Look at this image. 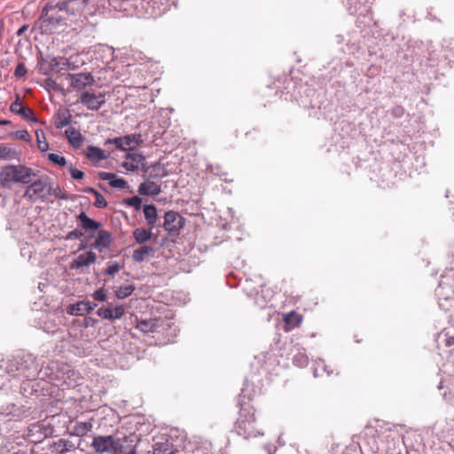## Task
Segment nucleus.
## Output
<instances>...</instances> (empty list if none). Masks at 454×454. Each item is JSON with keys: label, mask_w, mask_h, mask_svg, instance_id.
I'll return each instance as SVG.
<instances>
[{"label": "nucleus", "mask_w": 454, "mask_h": 454, "mask_svg": "<svg viewBox=\"0 0 454 454\" xmlns=\"http://www.w3.org/2000/svg\"><path fill=\"white\" fill-rule=\"evenodd\" d=\"M114 177H115V174L114 173L105 171H101L98 173V178L101 180L111 182V180L114 179Z\"/></svg>", "instance_id": "obj_39"}, {"label": "nucleus", "mask_w": 454, "mask_h": 454, "mask_svg": "<svg viewBox=\"0 0 454 454\" xmlns=\"http://www.w3.org/2000/svg\"><path fill=\"white\" fill-rule=\"evenodd\" d=\"M27 68L24 64H19L15 69V75L17 77H22L26 74Z\"/></svg>", "instance_id": "obj_41"}, {"label": "nucleus", "mask_w": 454, "mask_h": 454, "mask_svg": "<svg viewBox=\"0 0 454 454\" xmlns=\"http://www.w3.org/2000/svg\"><path fill=\"white\" fill-rule=\"evenodd\" d=\"M22 108H24V106H22L21 102L20 101V97L17 96L16 100L13 103H12V105L10 106V110L12 113L15 114H19Z\"/></svg>", "instance_id": "obj_35"}, {"label": "nucleus", "mask_w": 454, "mask_h": 454, "mask_svg": "<svg viewBox=\"0 0 454 454\" xmlns=\"http://www.w3.org/2000/svg\"><path fill=\"white\" fill-rule=\"evenodd\" d=\"M184 224L185 219L178 212L169 210L165 213L163 228L168 233H179Z\"/></svg>", "instance_id": "obj_6"}, {"label": "nucleus", "mask_w": 454, "mask_h": 454, "mask_svg": "<svg viewBox=\"0 0 454 454\" xmlns=\"http://www.w3.org/2000/svg\"><path fill=\"white\" fill-rule=\"evenodd\" d=\"M135 442L133 435L116 438L117 444L115 445L116 451H114V454H137Z\"/></svg>", "instance_id": "obj_9"}, {"label": "nucleus", "mask_w": 454, "mask_h": 454, "mask_svg": "<svg viewBox=\"0 0 454 454\" xmlns=\"http://www.w3.org/2000/svg\"><path fill=\"white\" fill-rule=\"evenodd\" d=\"M70 123V117L63 116L59 117L58 121H56L55 125L57 129L63 128Z\"/></svg>", "instance_id": "obj_38"}, {"label": "nucleus", "mask_w": 454, "mask_h": 454, "mask_svg": "<svg viewBox=\"0 0 454 454\" xmlns=\"http://www.w3.org/2000/svg\"><path fill=\"white\" fill-rule=\"evenodd\" d=\"M51 195H54V197L57 199H67V197L62 192L61 189L59 186L54 189L51 188Z\"/></svg>", "instance_id": "obj_42"}, {"label": "nucleus", "mask_w": 454, "mask_h": 454, "mask_svg": "<svg viewBox=\"0 0 454 454\" xmlns=\"http://www.w3.org/2000/svg\"><path fill=\"white\" fill-rule=\"evenodd\" d=\"M83 233L79 230H74L68 232L67 239H79L82 237Z\"/></svg>", "instance_id": "obj_40"}, {"label": "nucleus", "mask_w": 454, "mask_h": 454, "mask_svg": "<svg viewBox=\"0 0 454 454\" xmlns=\"http://www.w3.org/2000/svg\"><path fill=\"white\" fill-rule=\"evenodd\" d=\"M36 134V141H37V146L38 149L41 152H46L49 149V144L46 141V138L43 132L39 133V131L35 132Z\"/></svg>", "instance_id": "obj_28"}, {"label": "nucleus", "mask_w": 454, "mask_h": 454, "mask_svg": "<svg viewBox=\"0 0 454 454\" xmlns=\"http://www.w3.org/2000/svg\"><path fill=\"white\" fill-rule=\"evenodd\" d=\"M92 296L94 300L98 301H105L106 300V294L102 288L95 291Z\"/></svg>", "instance_id": "obj_37"}, {"label": "nucleus", "mask_w": 454, "mask_h": 454, "mask_svg": "<svg viewBox=\"0 0 454 454\" xmlns=\"http://www.w3.org/2000/svg\"><path fill=\"white\" fill-rule=\"evenodd\" d=\"M85 155L89 160L95 163L107 158V155L105 154V152L101 148L94 145H89L87 147Z\"/></svg>", "instance_id": "obj_19"}, {"label": "nucleus", "mask_w": 454, "mask_h": 454, "mask_svg": "<svg viewBox=\"0 0 454 454\" xmlns=\"http://www.w3.org/2000/svg\"><path fill=\"white\" fill-rule=\"evenodd\" d=\"M35 174L31 168L22 165H9L4 167L0 173L2 186L10 187L13 183L30 184Z\"/></svg>", "instance_id": "obj_3"}, {"label": "nucleus", "mask_w": 454, "mask_h": 454, "mask_svg": "<svg viewBox=\"0 0 454 454\" xmlns=\"http://www.w3.org/2000/svg\"><path fill=\"white\" fill-rule=\"evenodd\" d=\"M65 133L68 142L74 148H80L82 145L84 137L78 129L71 127L66 129Z\"/></svg>", "instance_id": "obj_16"}, {"label": "nucleus", "mask_w": 454, "mask_h": 454, "mask_svg": "<svg viewBox=\"0 0 454 454\" xmlns=\"http://www.w3.org/2000/svg\"><path fill=\"white\" fill-rule=\"evenodd\" d=\"M120 270V266L118 263H114L107 267L106 270V274L107 275H114L117 273Z\"/></svg>", "instance_id": "obj_43"}, {"label": "nucleus", "mask_w": 454, "mask_h": 454, "mask_svg": "<svg viewBox=\"0 0 454 454\" xmlns=\"http://www.w3.org/2000/svg\"><path fill=\"white\" fill-rule=\"evenodd\" d=\"M154 254V248L150 246L144 245L136 249L132 253V259L137 262H141L146 259L147 256Z\"/></svg>", "instance_id": "obj_21"}, {"label": "nucleus", "mask_w": 454, "mask_h": 454, "mask_svg": "<svg viewBox=\"0 0 454 454\" xmlns=\"http://www.w3.org/2000/svg\"><path fill=\"white\" fill-rule=\"evenodd\" d=\"M112 242V235L108 231L100 230L98 233V236L94 241L90 245L91 248L97 249L98 251H102L110 247Z\"/></svg>", "instance_id": "obj_12"}, {"label": "nucleus", "mask_w": 454, "mask_h": 454, "mask_svg": "<svg viewBox=\"0 0 454 454\" xmlns=\"http://www.w3.org/2000/svg\"><path fill=\"white\" fill-rule=\"evenodd\" d=\"M67 9L64 3H47L40 17L41 28L52 34L65 20Z\"/></svg>", "instance_id": "obj_2"}, {"label": "nucleus", "mask_w": 454, "mask_h": 454, "mask_svg": "<svg viewBox=\"0 0 454 454\" xmlns=\"http://www.w3.org/2000/svg\"><path fill=\"white\" fill-rule=\"evenodd\" d=\"M80 102L90 110H98L105 103L103 95L84 91L80 97Z\"/></svg>", "instance_id": "obj_10"}, {"label": "nucleus", "mask_w": 454, "mask_h": 454, "mask_svg": "<svg viewBox=\"0 0 454 454\" xmlns=\"http://www.w3.org/2000/svg\"><path fill=\"white\" fill-rule=\"evenodd\" d=\"M141 134H130L122 137L123 151H132L142 144Z\"/></svg>", "instance_id": "obj_18"}, {"label": "nucleus", "mask_w": 454, "mask_h": 454, "mask_svg": "<svg viewBox=\"0 0 454 454\" xmlns=\"http://www.w3.org/2000/svg\"><path fill=\"white\" fill-rule=\"evenodd\" d=\"M152 230L153 229H150V227H148V229L143 227L136 228L132 232L133 238L137 244H145L152 239Z\"/></svg>", "instance_id": "obj_20"}, {"label": "nucleus", "mask_w": 454, "mask_h": 454, "mask_svg": "<svg viewBox=\"0 0 454 454\" xmlns=\"http://www.w3.org/2000/svg\"><path fill=\"white\" fill-rule=\"evenodd\" d=\"M145 158L144 155L138 153H128L126 155V160L122 163V167L127 171H137L140 168L144 169V172H147V168L145 167Z\"/></svg>", "instance_id": "obj_7"}, {"label": "nucleus", "mask_w": 454, "mask_h": 454, "mask_svg": "<svg viewBox=\"0 0 454 454\" xmlns=\"http://www.w3.org/2000/svg\"><path fill=\"white\" fill-rule=\"evenodd\" d=\"M77 218L80 220L81 227L85 231H95L100 227V223L90 219L84 212L78 215Z\"/></svg>", "instance_id": "obj_22"}, {"label": "nucleus", "mask_w": 454, "mask_h": 454, "mask_svg": "<svg viewBox=\"0 0 454 454\" xmlns=\"http://www.w3.org/2000/svg\"><path fill=\"white\" fill-rule=\"evenodd\" d=\"M234 429L239 435L245 439L263 435V430L259 427L255 418V409L249 401L240 403V410Z\"/></svg>", "instance_id": "obj_1"}, {"label": "nucleus", "mask_w": 454, "mask_h": 454, "mask_svg": "<svg viewBox=\"0 0 454 454\" xmlns=\"http://www.w3.org/2000/svg\"><path fill=\"white\" fill-rule=\"evenodd\" d=\"M109 185L113 188L125 189L128 184L123 178H116L115 176L109 182Z\"/></svg>", "instance_id": "obj_31"}, {"label": "nucleus", "mask_w": 454, "mask_h": 454, "mask_svg": "<svg viewBox=\"0 0 454 454\" xmlns=\"http://www.w3.org/2000/svg\"><path fill=\"white\" fill-rule=\"evenodd\" d=\"M97 314L98 317H102L103 319H110L112 320V309L110 308H100L98 309Z\"/></svg>", "instance_id": "obj_32"}, {"label": "nucleus", "mask_w": 454, "mask_h": 454, "mask_svg": "<svg viewBox=\"0 0 454 454\" xmlns=\"http://www.w3.org/2000/svg\"><path fill=\"white\" fill-rule=\"evenodd\" d=\"M95 307L96 304H92L90 301H82L74 304L68 305L67 312L73 316H83L84 314L91 312Z\"/></svg>", "instance_id": "obj_11"}, {"label": "nucleus", "mask_w": 454, "mask_h": 454, "mask_svg": "<svg viewBox=\"0 0 454 454\" xmlns=\"http://www.w3.org/2000/svg\"><path fill=\"white\" fill-rule=\"evenodd\" d=\"M125 314V309L122 305L116 306L114 309H112V320L119 319L123 317Z\"/></svg>", "instance_id": "obj_34"}, {"label": "nucleus", "mask_w": 454, "mask_h": 454, "mask_svg": "<svg viewBox=\"0 0 454 454\" xmlns=\"http://www.w3.org/2000/svg\"><path fill=\"white\" fill-rule=\"evenodd\" d=\"M143 213L147 226L153 229L159 219L157 207L153 204L144 205Z\"/></svg>", "instance_id": "obj_14"}, {"label": "nucleus", "mask_w": 454, "mask_h": 454, "mask_svg": "<svg viewBox=\"0 0 454 454\" xmlns=\"http://www.w3.org/2000/svg\"><path fill=\"white\" fill-rule=\"evenodd\" d=\"M19 115H20L25 120L36 121V118L34 114V112L32 111V109H30L28 107L24 106V108H22L21 111L20 112Z\"/></svg>", "instance_id": "obj_30"}, {"label": "nucleus", "mask_w": 454, "mask_h": 454, "mask_svg": "<svg viewBox=\"0 0 454 454\" xmlns=\"http://www.w3.org/2000/svg\"><path fill=\"white\" fill-rule=\"evenodd\" d=\"M134 290H135V287L131 285L120 286L115 291V295L118 299H124V298L131 295V294L134 292Z\"/></svg>", "instance_id": "obj_26"}, {"label": "nucleus", "mask_w": 454, "mask_h": 454, "mask_svg": "<svg viewBox=\"0 0 454 454\" xmlns=\"http://www.w3.org/2000/svg\"><path fill=\"white\" fill-rule=\"evenodd\" d=\"M51 195V186L46 179H38L27 186L23 198L30 202L45 201Z\"/></svg>", "instance_id": "obj_4"}, {"label": "nucleus", "mask_w": 454, "mask_h": 454, "mask_svg": "<svg viewBox=\"0 0 454 454\" xmlns=\"http://www.w3.org/2000/svg\"><path fill=\"white\" fill-rule=\"evenodd\" d=\"M68 76L70 80V86L77 90H82L88 86H91L95 82L90 74H70Z\"/></svg>", "instance_id": "obj_8"}, {"label": "nucleus", "mask_w": 454, "mask_h": 454, "mask_svg": "<svg viewBox=\"0 0 454 454\" xmlns=\"http://www.w3.org/2000/svg\"><path fill=\"white\" fill-rule=\"evenodd\" d=\"M159 320L158 319H142V320H137V325H136V328L138 329L139 331H141L142 333H145V334H148V333H154L159 325Z\"/></svg>", "instance_id": "obj_17"}, {"label": "nucleus", "mask_w": 454, "mask_h": 454, "mask_svg": "<svg viewBox=\"0 0 454 454\" xmlns=\"http://www.w3.org/2000/svg\"><path fill=\"white\" fill-rule=\"evenodd\" d=\"M116 437L114 435H98L93 438L91 447L96 453L114 454Z\"/></svg>", "instance_id": "obj_5"}, {"label": "nucleus", "mask_w": 454, "mask_h": 454, "mask_svg": "<svg viewBox=\"0 0 454 454\" xmlns=\"http://www.w3.org/2000/svg\"><path fill=\"white\" fill-rule=\"evenodd\" d=\"M85 192L91 193L95 196V202L94 206L98 208H105L107 206V202L104 196L100 194L98 191H96L94 188L88 187L84 190Z\"/></svg>", "instance_id": "obj_24"}, {"label": "nucleus", "mask_w": 454, "mask_h": 454, "mask_svg": "<svg viewBox=\"0 0 454 454\" xmlns=\"http://www.w3.org/2000/svg\"><path fill=\"white\" fill-rule=\"evenodd\" d=\"M69 172L74 180H82L84 176V173L82 170L75 168L72 165L69 167Z\"/></svg>", "instance_id": "obj_36"}, {"label": "nucleus", "mask_w": 454, "mask_h": 454, "mask_svg": "<svg viewBox=\"0 0 454 454\" xmlns=\"http://www.w3.org/2000/svg\"><path fill=\"white\" fill-rule=\"evenodd\" d=\"M97 259V255L94 252H86L84 254H79L76 259H74L71 265V269H80L85 266H89L95 262Z\"/></svg>", "instance_id": "obj_13"}, {"label": "nucleus", "mask_w": 454, "mask_h": 454, "mask_svg": "<svg viewBox=\"0 0 454 454\" xmlns=\"http://www.w3.org/2000/svg\"><path fill=\"white\" fill-rule=\"evenodd\" d=\"M284 322L286 325L294 328L299 326L302 322V316L295 311H291L284 316Z\"/></svg>", "instance_id": "obj_23"}, {"label": "nucleus", "mask_w": 454, "mask_h": 454, "mask_svg": "<svg viewBox=\"0 0 454 454\" xmlns=\"http://www.w3.org/2000/svg\"><path fill=\"white\" fill-rule=\"evenodd\" d=\"M403 112L404 109L400 106H397L393 109V114L397 117L402 116L403 114Z\"/></svg>", "instance_id": "obj_44"}, {"label": "nucleus", "mask_w": 454, "mask_h": 454, "mask_svg": "<svg viewBox=\"0 0 454 454\" xmlns=\"http://www.w3.org/2000/svg\"><path fill=\"white\" fill-rule=\"evenodd\" d=\"M48 159L54 164H57L61 167H63L67 164V160H66L65 157H63L58 153H49Z\"/></svg>", "instance_id": "obj_29"}, {"label": "nucleus", "mask_w": 454, "mask_h": 454, "mask_svg": "<svg viewBox=\"0 0 454 454\" xmlns=\"http://www.w3.org/2000/svg\"><path fill=\"white\" fill-rule=\"evenodd\" d=\"M137 192L142 196H156L161 192V188L153 181H146L138 186Z\"/></svg>", "instance_id": "obj_15"}, {"label": "nucleus", "mask_w": 454, "mask_h": 454, "mask_svg": "<svg viewBox=\"0 0 454 454\" xmlns=\"http://www.w3.org/2000/svg\"><path fill=\"white\" fill-rule=\"evenodd\" d=\"M123 202L126 206L132 207L137 211L140 210L142 207V199L138 196H133L131 198L125 199Z\"/></svg>", "instance_id": "obj_27"}, {"label": "nucleus", "mask_w": 454, "mask_h": 454, "mask_svg": "<svg viewBox=\"0 0 454 454\" xmlns=\"http://www.w3.org/2000/svg\"><path fill=\"white\" fill-rule=\"evenodd\" d=\"M27 26H22L17 32V35H21L26 30H27Z\"/></svg>", "instance_id": "obj_45"}, {"label": "nucleus", "mask_w": 454, "mask_h": 454, "mask_svg": "<svg viewBox=\"0 0 454 454\" xmlns=\"http://www.w3.org/2000/svg\"><path fill=\"white\" fill-rule=\"evenodd\" d=\"M92 423L90 421L87 422H78L74 427V434L77 436H84L92 429Z\"/></svg>", "instance_id": "obj_25"}, {"label": "nucleus", "mask_w": 454, "mask_h": 454, "mask_svg": "<svg viewBox=\"0 0 454 454\" xmlns=\"http://www.w3.org/2000/svg\"><path fill=\"white\" fill-rule=\"evenodd\" d=\"M114 145L117 149L123 151L122 137L109 138L105 142V145Z\"/></svg>", "instance_id": "obj_33"}]
</instances>
